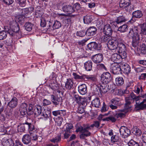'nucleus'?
<instances>
[{
	"instance_id": "60",
	"label": "nucleus",
	"mask_w": 146,
	"mask_h": 146,
	"mask_svg": "<svg viewBox=\"0 0 146 146\" xmlns=\"http://www.w3.org/2000/svg\"><path fill=\"white\" fill-rule=\"evenodd\" d=\"M143 90L142 89V87L141 86L140 88L139 87H137L136 89L135 90V92L137 94H139L140 92H141V93Z\"/></svg>"
},
{
	"instance_id": "12",
	"label": "nucleus",
	"mask_w": 146,
	"mask_h": 146,
	"mask_svg": "<svg viewBox=\"0 0 146 146\" xmlns=\"http://www.w3.org/2000/svg\"><path fill=\"white\" fill-rule=\"evenodd\" d=\"M120 103L119 99L114 98L111 100L109 106L112 110H115L117 108L118 106H119Z\"/></svg>"
},
{
	"instance_id": "37",
	"label": "nucleus",
	"mask_w": 146,
	"mask_h": 146,
	"mask_svg": "<svg viewBox=\"0 0 146 146\" xmlns=\"http://www.w3.org/2000/svg\"><path fill=\"white\" fill-rule=\"evenodd\" d=\"M61 24L60 22L58 21H54L53 25L52 28L54 29H58L61 27Z\"/></svg>"
},
{
	"instance_id": "35",
	"label": "nucleus",
	"mask_w": 146,
	"mask_h": 146,
	"mask_svg": "<svg viewBox=\"0 0 146 146\" xmlns=\"http://www.w3.org/2000/svg\"><path fill=\"white\" fill-rule=\"evenodd\" d=\"M128 29V26L126 24H124L119 27L118 30L121 33H124Z\"/></svg>"
},
{
	"instance_id": "62",
	"label": "nucleus",
	"mask_w": 146,
	"mask_h": 146,
	"mask_svg": "<svg viewBox=\"0 0 146 146\" xmlns=\"http://www.w3.org/2000/svg\"><path fill=\"white\" fill-rule=\"evenodd\" d=\"M64 21L67 24H69L71 22V19L70 17H63Z\"/></svg>"
},
{
	"instance_id": "18",
	"label": "nucleus",
	"mask_w": 146,
	"mask_h": 146,
	"mask_svg": "<svg viewBox=\"0 0 146 146\" xmlns=\"http://www.w3.org/2000/svg\"><path fill=\"white\" fill-rule=\"evenodd\" d=\"M96 28L94 27H90L86 32V35L88 36H93L96 33Z\"/></svg>"
},
{
	"instance_id": "24",
	"label": "nucleus",
	"mask_w": 146,
	"mask_h": 146,
	"mask_svg": "<svg viewBox=\"0 0 146 146\" xmlns=\"http://www.w3.org/2000/svg\"><path fill=\"white\" fill-rule=\"evenodd\" d=\"M108 84H104L102 83L100 86L99 90L101 91L102 93H106L108 90V86L107 85Z\"/></svg>"
},
{
	"instance_id": "28",
	"label": "nucleus",
	"mask_w": 146,
	"mask_h": 146,
	"mask_svg": "<svg viewBox=\"0 0 146 146\" xmlns=\"http://www.w3.org/2000/svg\"><path fill=\"white\" fill-rule=\"evenodd\" d=\"M110 36L107 35H104L101 36L99 40L102 42H109L110 40Z\"/></svg>"
},
{
	"instance_id": "56",
	"label": "nucleus",
	"mask_w": 146,
	"mask_h": 146,
	"mask_svg": "<svg viewBox=\"0 0 146 146\" xmlns=\"http://www.w3.org/2000/svg\"><path fill=\"white\" fill-rule=\"evenodd\" d=\"M42 103L44 106L50 105L51 103V102L50 101L45 99H44Z\"/></svg>"
},
{
	"instance_id": "49",
	"label": "nucleus",
	"mask_w": 146,
	"mask_h": 146,
	"mask_svg": "<svg viewBox=\"0 0 146 146\" xmlns=\"http://www.w3.org/2000/svg\"><path fill=\"white\" fill-rule=\"evenodd\" d=\"M26 0H17V3H18L19 5L22 7H24L26 4Z\"/></svg>"
},
{
	"instance_id": "59",
	"label": "nucleus",
	"mask_w": 146,
	"mask_h": 146,
	"mask_svg": "<svg viewBox=\"0 0 146 146\" xmlns=\"http://www.w3.org/2000/svg\"><path fill=\"white\" fill-rule=\"evenodd\" d=\"M46 23L45 20L43 18L41 19L40 25L42 27H45Z\"/></svg>"
},
{
	"instance_id": "58",
	"label": "nucleus",
	"mask_w": 146,
	"mask_h": 146,
	"mask_svg": "<svg viewBox=\"0 0 146 146\" xmlns=\"http://www.w3.org/2000/svg\"><path fill=\"white\" fill-rule=\"evenodd\" d=\"M5 4L7 5H10L14 2V0H3Z\"/></svg>"
},
{
	"instance_id": "46",
	"label": "nucleus",
	"mask_w": 146,
	"mask_h": 146,
	"mask_svg": "<svg viewBox=\"0 0 146 146\" xmlns=\"http://www.w3.org/2000/svg\"><path fill=\"white\" fill-rule=\"evenodd\" d=\"M79 102H78V103L80 104V106L83 107H84L87 104L85 99L82 98L80 100Z\"/></svg>"
},
{
	"instance_id": "55",
	"label": "nucleus",
	"mask_w": 146,
	"mask_h": 146,
	"mask_svg": "<svg viewBox=\"0 0 146 146\" xmlns=\"http://www.w3.org/2000/svg\"><path fill=\"white\" fill-rule=\"evenodd\" d=\"M84 108L81 106H80L78 107L77 110V112L80 114L84 112Z\"/></svg>"
},
{
	"instance_id": "3",
	"label": "nucleus",
	"mask_w": 146,
	"mask_h": 146,
	"mask_svg": "<svg viewBox=\"0 0 146 146\" xmlns=\"http://www.w3.org/2000/svg\"><path fill=\"white\" fill-rule=\"evenodd\" d=\"M34 113L37 116L40 115L41 117L40 118L44 120H47L50 115V112L40 106L38 105L35 107Z\"/></svg>"
},
{
	"instance_id": "15",
	"label": "nucleus",
	"mask_w": 146,
	"mask_h": 146,
	"mask_svg": "<svg viewBox=\"0 0 146 146\" xmlns=\"http://www.w3.org/2000/svg\"><path fill=\"white\" fill-rule=\"evenodd\" d=\"M103 56L101 53H98L92 57V59L95 63L97 64L100 63L103 60Z\"/></svg>"
},
{
	"instance_id": "29",
	"label": "nucleus",
	"mask_w": 146,
	"mask_h": 146,
	"mask_svg": "<svg viewBox=\"0 0 146 146\" xmlns=\"http://www.w3.org/2000/svg\"><path fill=\"white\" fill-rule=\"evenodd\" d=\"M92 63L90 60L87 61L84 64V66L85 69L88 71H90L92 69Z\"/></svg>"
},
{
	"instance_id": "51",
	"label": "nucleus",
	"mask_w": 146,
	"mask_h": 146,
	"mask_svg": "<svg viewBox=\"0 0 146 146\" xmlns=\"http://www.w3.org/2000/svg\"><path fill=\"white\" fill-rule=\"evenodd\" d=\"M63 121V119L62 117H58L56 119V121L57 124V125L59 126H60Z\"/></svg>"
},
{
	"instance_id": "54",
	"label": "nucleus",
	"mask_w": 146,
	"mask_h": 146,
	"mask_svg": "<svg viewBox=\"0 0 146 146\" xmlns=\"http://www.w3.org/2000/svg\"><path fill=\"white\" fill-rule=\"evenodd\" d=\"M31 135V139L33 140L36 141L38 137L37 135L34 133H33L32 132H30Z\"/></svg>"
},
{
	"instance_id": "30",
	"label": "nucleus",
	"mask_w": 146,
	"mask_h": 146,
	"mask_svg": "<svg viewBox=\"0 0 146 146\" xmlns=\"http://www.w3.org/2000/svg\"><path fill=\"white\" fill-rule=\"evenodd\" d=\"M73 84L72 81L71 79H67V82L65 84V87L66 89L70 90L72 88Z\"/></svg>"
},
{
	"instance_id": "63",
	"label": "nucleus",
	"mask_w": 146,
	"mask_h": 146,
	"mask_svg": "<svg viewBox=\"0 0 146 146\" xmlns=\"http://www.w3.org/2000/svg\"><path fill=\"white\" fill-rule=\"evenodd\" d=\"M64 131L65 133H64V137L65 139H67L70 135V133L71 132H68L65 130H64Z\"/></svg>"
},
{
	"instance_id": "7",
	"label": "nucleus",
	"mask_w": 146,
	"mask_h": 146,
	"mask_svg": "<svg viewBox=\"0 0 146 146\" xmlns=\"http://www.w3.org/2000/svg\"><path fill=\"white\" fill-rule=\"evenodd\" d=\"M118 52L122 56V58H125L127 56L126 46L123 41L121 39V41L119 42L117 47Z\"/></svg>"
},
{
	"instance_id": "8",
	"label": "nucleus",
	"mask_w": 146,
	"mask_h": 146,
	"mask_svg": "<svg viewBox=\"0 0 146 146\" xmlns=\"http://www.w3.org/2000/svg\"><path fill=\"white\" fill-rule=\"evenodd\" d=\"M119 133L121 137L124 138L129 136L131 134V131L127 127L122 126L119 129Z\"/></svg>"
},
{
	"instance_id": "41",
	"label": "nucleus",
	"mask_w": 146,
	"mask_h": 146,
	"mask_svg": "<svg viewBox=\"0 0 146 146\" xmlns=\"http://www.w3.org/2000/svg\"><path fill=\"white\" fill-rule=\"evenodd\" d=\"M116 84L118 86H121L122 85L124 82L122 78L118 77L115 79Z\"/></svg>"
},
{
	"instance_id": "36",
	"label": "nucleus",
	"mask_w": 146,
	"mask_h": 146,
	"mask_svg": "<svg viewBox=\"0 0 146 146\" xmlns=\"http://www.w3.org/2000/svg\"><path fill=\"white\" fill-rule=\"evenodd\" d=\"M33 25L29 22H27L25 25V29L27 31H31L33 28Z\"/></svg>"
},
{
	"instance_id": "43",
	"label": "nucleus",
	"mask_w": 146,
	"mask_h": 146,
	"mask_svg": "<svg viewBox=\"0 0 146 146\" xmlns=\"http://www.w3.org/2000/svg\"><path fill=\"white\" fill-rule=\"evenodd\" d=\"M7 36V33L5 31H0V40H3L5 39Z\"/></svg>"
},
{
	"instance_id": "1",
	"label": "nucleus",
	"mask_w": 146,
	"mask_h": 146,
	"mask_svg": "<svg viewBox=\"0 0 146 146\" xmlns=\"http://www.w3.org/2000/svg\"><path fill=\"white\" fill-rule=\"evenodd\" d=\"M140 97L136 96L133 93H131L129 96L126 97L125 98V104L124 109L118 110L117 111V113H119L124 114L122 118L125 116V114L131 110V104L133 101H136L135 108L137 110H141L146 108V103L144 104L143 102L140 103L139 102Z\"/></svg>"
},
{
	"instance_id": "50",
	"label": "nucleus",
	"mask_w": 146,
	"mask_h": 146,
	"mask_svg": "<svg viewBox=\"0 0 146 146\" xmlns=\"http://www.w3.org/2000/svg\"><path fill=\"white\" fill-rule=\"evenodd\" d=\"M85 35L86 32L83 31H78L76 33V35L77 36L81 37L84 36Z\"/></svg>"
},
{
	"instance_id": "14",
	"label": "nucleus",
	"mask_w": 146,
	"mask_h": 146,
	"mask_svg": "<svg viewBox=\"0 0 146 146\" xmlns=\"http://www.w3.org/2000/svg\"><path fill=\"white\" fill-rule=\"evenodd\" d=\"M88 47L89 49L91 50H99L101 49V46L100 44L95 42H92L88 45Z\"/></svg>"
},
{
	"instance_id": "34",
	"label": "nucleus",
	"mask_w": 146,
	"mask_h": 146,
	"mask_svg": "<svg viewBox=\"0 0 146 146\" xmlns=\"http://www.w3.org/2000/svg\"><path fill=\"white\" fill-rule=\"evenodd\" d=\"M141 32L140 34L141 35H146V23L141 24Z\"/></svg>"
},
{
	"instance_id": "26",
	"label": "nucleus",
	"mask_w": 146,
	"mask_h": 146,
	"mask_svg": "<svg viewBox=\"0 0 146 146\" xmlns=\"http://www.w3.org/2000/svg\"><path fill=\"white\" fill-rule=\"evenodd\" d=\"M130 4V0H121L119 2V6L121 7H128Z\"/></svg>"
},
{
	"instance_id": "52",
	"label": "nucleus",
	"mask_w": 146,
	"mask_h": 146,
	"mask_svg": "<svg viewBox=\"0 0 146 146\" xmlns=\"http://www.w3.org/2000/svg\"><path fill=\"white\" fill-rule=\"evenodd\" d=\"M133 131L135 135H140L141 134V132L140 130L136 127L134 129Z\"/></svg>"
},
{
	"instance_id": "13",
	"label": "nucleus",
	"mask_w": 146,
	"mask_h": 146,
	"mask_svg": "<svg viewBox=\"0 0 146 146\" xmlns=\"http://www.w3.org/2000/svg\"><path fill=\"white\" fill-rule=\"evenodd\" d=\"M51 100L52 104L56 106L60 104H61L62 98L60 96L58 97L53 95H51Z\"/></svg>"
},
{
	"instance_id": "47",
	"label": "nucleus",
	"mask_w": 146,
	"mask_h": 146,
	"mask_svg": "<svg viewBox=\"0 0 146 146\" xmlns=\"http://www.w3.org/2000/svg\"><path fill=\"white\" fill-rule=\"evenodd\" d=\"M74 100L76 101V102H79L80 100L82 98L76 92H74Z\"/></svg>"
},
{
	"instance_id": "48",
	"label": "nucleus",
	"mask_w": 146,
	"mask_h": 146,
	"mask_svg": "<svg viewBox=\"0 0 146 146\" xmlns=\"http://www.w3.org/2000/svg\"><path fill=\"white\" fill-rule=\"evenodd\" d=\"M73 127V126L72 124L70 123H67L66 125V129L65 130L67 131L68 132H71V130Z\"/></svg>"
},
{
	"instance_id": "25",
	"label": "nucleus",
	"mask_w": 146,
	"mask_h": 146,
	"mask_svg": "<svg viewBox=\"0 0 146 146\" xmlns=\"http://www.w3.org/2000/svg\"><path fill=\"white\" fill-rule=\"evenodd\" d=\"M132 15L133 18L139 19L142 17L143 13L141 11L138 10L133 12Z\"/></svg>"
},
{
	"instance_id": "42",
	"label": "nucleus",
	"mask_w": 146,
	"mask_h": 146,
	"mask_svg": "<svg viewBox=\"0 0 146 146\" xmlns=\"http://www.w3.org/2000/svg\"><path fill=\"white\" fill-rule=\"evenodd\" d=\"M126 19L123 16L118 17L116 21L115 22L117 24H120L126 21Z\"/></svg>"
},
{
	"instance_id": "10",
	"label": "nucleus",
	"mask_w": 146,
	"mask_h": 146,
	"mask_svg": "<svg viewBox=\"0 0 146 146\" xmlns=\"http://www.w3.org/2000/svg\"><path fill=\"white\" fill-rule=\"evenodd\" d=\"M121 41V39L119 38L117 40H112L108 42V46L111 50H114L117 48L118 43Z\"/></svg>"
},
{
	"instance_id": "2",
	"label": "nucleus",
	"mask_w": 146,
	"mask_h": 146,
	"mask_svg": "<svg viewBox=\"0 0 146 146\" xmlns=\"http://www.w3.org/2000/svg\"><path fill=\"white\" fill-rule=\"evenodd\" d=\"M127 37L132 39V45L133 47H137L139 46L140 37L137 28L131 29L128 34Z\"/></svg>"
},
{
	"instance_id": "61",
	"label": "nucleus",
	"mask_w": 146,
	"mask_h": 146,
	"mask_svg": "<svg viewBox=\"0 0 146 146\" xmlns=\"http://www.w3.org/2000/svg\"><path fill=\"white\" fill-rule=\"evenodd\" d=\"M108 107L106 106L104 102L103 103V106L102 108V111H105L108 110Z\"/></svg>"
},
{
	"instance_id": "38",
	"label": "nucleus",
	"mask_w": 146,
	"mask_h": 146,
	"mask_svg": "<svg viewBox=\"0 0 146 146\" xmlns=\"http://www.w3.org/2000/svg\"><path fill=\"white\" fill-rule=\"evenodd\" d=\"M121 139L118 136L116 135H113L111 137V141L112 143H115L119 141Z\"/></svg>"
},
{
	"instance_id": "40",
	"label": "nucleus",
	"mask_w": 146,
	"mask_h": 146,
	"mask_svg": "<svg viewBox=\"0 0 146 146\" xmlns=\"http://www.w3.org/2000/svg\"><path fill=\"white\" fill-rule=\"evenodd\" d=\"M61 139V135H59L58 136H56L55 138L51 139L50 140V141L54 143H58L60 142Z\"/></svg>"
},
{
	"instance_id": "6",
	"label": "nucleus",
	"mask_w": 146,
	"mask_h": 146,
	"mask_svg": "<svg viewBox=\"0 0 146 146\" xmlns=\"http://www.w3.org/2000/svg\"><path fill=\"white\" fill-rule=\"evenodd\" d=\"M90 129V127L88 126L84 127L80 126L77 128L76 131L77 132L79 131L81 133L80 135V138L83 139L85 138L86 137L90 135V133L88 131Z\"/></svg>"
},
{
	"instance_id": "23",
	"label": "nucleus",
	"mask_w": 146,
	"mask_h": 146,
	"mask_svg": "<svg viewBox=\"0 0 146 146\" xmlns=\"http://www.w3.org/2000/svg\"><path fill=\"white\" fill-rule=\"evenodd\" d=\"M22 141L23 143L26 145L31 144V139L30 137L28 134H26L23 137Z\"/></svg>"
},
{
	"instance_id": "64",
	"label": "nucleus",
	"mask_w": 146,
	"mask_h": 146,
	"mask_svg": "<svg viewBox=\"0 0 146 146\" xmlns=\"http://www.w3.org/2000/svg\"><path fill=\"white\" fill-rule=\"evenodd\" d=\"M141 50H142L141 52L143 53H145L146 52V48L145 45L144 44H142Z\"/></svg>"
},
{
	"instance_id": "31",
	"label": "nucleus",
	"mask_w": 146,
	"mask_h": 146,
	"mask_svg": "<svg viewBox=\"0 0 146 146\" xmlns=\"http://www.w3.org/2000/svg\"><path fill=\"white\" fill-rule=\"evenodd\" d=\"M92 104L93 106L97 108H99L100 105V102L99 99L96 98L92 100Z\"/></svg>"
},
{
	"instance_id": "27",
	"label": "nucleus",
	"mask_w": 146,
	"mask_h": 146,
	"mask_svg": "<svg viewBox=\"0 0 146 146\" xmlns=\"http://www.w3.org/2000/svg\"><path fill=\"white\" fill-rule=\"evenodd\" d=\"M123 72L125 74H128L131 71V68L129 65L127 64H122L121 66Z\"/></svg>"
},
{
	"instance_id": "32",
	"label": "nucleus",
	"mask_w": 146,
	"mask_h": 146,
	"mask_svg": "<svg viewBox=\"0 0 146 146\" xmlns=\"http://www.w3.org/2000/svg\"><path fill=\"white\" fill-rule=\"evenodd\" d=\"M92 20V16L90 15H86L84 17V22L85 24H88L90 23Z\"/></svg>"
},
{
	"instance_id": "33",
	"label": "nucleus",
	"mask_w": 146,
	"mask_h": 146,
	"mask_svg": "<svg viewBox=\"0 0 146 146\" xmlns=\"http://www.w3.org/2000/svg\"><path fill=\"white\" fill-rule=\"evenodd\" d=\"M34 8L32 7H31L28 8H26L22 9V13L24 15L29 13H31L33 11Z\"/></svg>"
},
{
	"instance_id": "9",
	"label": "nucleus",
	"mask_w": 146,
	"mask_h": 146,
	"mask_svg": "<svg viewBox=\"0 0 146 146\" xmlns=\"http://www.w3.org/2000/svg\"><path fill=\"white\" fill-rule=\"evenodd\" d=\"M101 80L102 83L108 84L112 80L110 74L108 72H104L101 75Z\"/></svg>"
},
{
	"instance_id": "45",
	"label": "nucleus",
	"mask_w": 146,
	"mask_h": 146,
	"mask_svg": "<svg viewBox=\"0 0 146 146\" xmlns=\"http://www.w3.org/2000/svg\"><path fill=\"white\" fill-rule=\"evenodd\" d=\"M128 144L129 146H140L138 142L133 139H131L128 143Z\"/></svg>"
},
{
	"instance_id": "5",
	"label": "nucleus",
	"mask_w": 146,
	"mask_h": 146,
	"mask_svg": "<svg viewBox=\"0 0 146 146\" xmlns=\"http://www.w3.org/2000/svg\"><path fill=\"white\" fill-rule=\"evenodd\" d=\"M14 22V26H11V28L8 31V32L9 34L12 36L15 37L16 36L18 38H20L21 37V34L19 26L17 23L15 22Z\"/></svg>"
},
{
	"instance_id": "19",
	"label": "nucleus",
	"mask_w": 146,
	"mask_h": 146,
	"mask_svg": "<svg viewBox=\"0 0 146 146\" xmlns=\"http://www.w3.org/2000/svg\"><path fill=\"white\" fill-rule=\"evenodd\" d=\"M27 105L26 103H23L21 105L19 111L21 115H24L27 114Z\"/></svg>"
},
{
	"instance_id": "11",
	"label": "nucleus",
	"mask_w": 146,
	"mask_h": 146,
	"mask_svg": "<svg viewBox=\"0 0 146 146\" xmlns=\"http://www.w3.org/2000/svg\"><path fill=\"white\" fill-rule=\"evenodd\" d=\"M121 67L118 64L113 63L111 65L110 68L112 72L114 74H118L121 73Z\"/></svg>"
},
{
	"instance_id": "16",
	"label": "nucleus",
	"mask_w": 146,
	"mask_h": 146,
	"mask_svg": "<svg viewBox=\"0 0 146 146\" xmlns=\"http://www.w3.org/2000/svg\"><path fill=\"white\" fill-rule=\"evenodd\" d=\"M122 56L120 54H118L117 53H114L111 56V60L112 61L114 62V63H119L121 61Z\"/></svg>"
},
{
	"instance_id": "20",
	"label": "nucleus",
	"mask_w": 146,
	"mask_h": 146,
	"mask_svg": "<svg viewBox=\"0 0 146 146\" xmlns=\"http://www.w3.org/2000/svg\"><path fill=\"white\" fill-rule=\"evenodd\" d=\"M18 105V100L15 97L13 98L8 103L7 106L11 108H15Z\"/></svg>"
},
{
	"instance_id": "22",
	"label": "nucleus",
	"mask_w": 146,
	"mask_h": 146,
	"mask_svg": "<svg viewBox=\"0 0 146 146\" xmlns=\"http://www.w3.org/2000/svg\"><path fill=\"white\" fill-rule=\"evenodd\" d=\"M78 91L81 94L83 95L86 94L87 92V87L84 84H82L78 87Z\"/></svg>"
},
{
	"instance_id": "21",
	"label": "nucleus",
	"mask_w": 146,
	"mask_h": 146,
	"mask_svg": "<svg viewBox=\"0 0 146 146\" xmlns=\"http://www.w3.org/2000/svg\"><path fill=\"white\" fill-rule=\"evenodd\" d=\"M62 10L64 12L69 14L72 13L74 11V8L72 6L68 5H64L62 7Z\"/></svg>"
},
{
	"instance_id": "53",
	"label": "nucleus",
	"mask_w": 146,
	"mask_h": 146,
	"mask_svg": "<svg viewBox=\"0 0 146 146\" xmlns=\"http://www.w3.org/2000/svg\"><path fill=\"white\" fill-rule=\"evenodd\" d=\"M25 16L22 14V15H19L17 18V20L18 22H21L24 21Z\"/></svg>"
},
{
	"instance_id": "39",
	"label": "nucleus",
	"mask_w": 146,
	"mask_h": 146,
	"mask_svg": "<svg viewBox=\"0 0 146 146\" xmlns=\"http://www.w3.org/2000/svg\"><path fill=\"white\" fill-rule=\"evenodd\" d=\"M26 127L28 128L29 131L30 133L31 131H35V129L34 126L31 123H25Z\"/></svg>"
},
{
	"instance_id": "57",
	"label": "nucleus",
	"mask_w": 146,
	"mask_h": 146,
	"mask_svg": "<svg viewBox=\"0 0 146 146\" xmlns=\"http://www.w3.org/2000/svg\"><path fill=\"white\" fill-rule=\"evenodd\" d=\"M73 75L74 76V78L75 79H82L83 77L82 76H80L75 73H73Z\"/></svg>"
},
{
	"instance_id": "17",
	"label": "nucleus",
	"mask_w": 146,
	"mask_h": 146,
	"mask_svg": "<svg viewBox=\"0 0 146 146\" xmlns=\"http://www.w3.org/2000/svg\"><path fill=\"white\" fill-rule=\"evenodd\" d=\"M103 31L104 35H108L110 36L113 32L111 27L110 25L109 24H107L104 26Z\"/></svg>"
},
{
	"instance_id": "4",
	"label": "nucleus",
	"mask_w": 146,
	"mask_h": 146,
	"mask_svg": "<svg viewBox=\"0 0 146 146\" xmlns=\"http://www.w3.org/2000/svg\"><path fill=\"white\" fill-rule=\"evenodd\" d=\"M124 115V114L117 113V111L113 112V115L109 117L104 118V115L100 114L98 117V119L99 120H102L103 121H111L112 122H115L119 118H122V117Z\"/></svg>"
},
{
	"instance_id": "44",
	"label": "nucleus",
	"mask_w": 146,
	"mask_h": 146,
	"mask_svg": "<svg viewBox=\"0 0 146 146\" xmlns=\"http://www.w3.org/2000/svg\"><path fill=\"white\" fill-rule=\"evenodd\" d=\"M26 127V124L25 123L20 125H19L17 126V131L19 132H23L25 130Z\"/></svg>"
}]
</instances>
